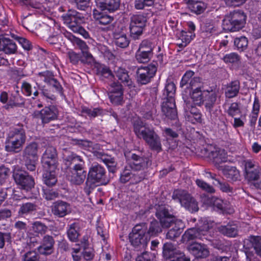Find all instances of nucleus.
I'll return each mask as SVG.
<instances>
[{"instance_id": "obj_1", "label": "nucleus", "mask_w": 261, "mask_h": 261, "mask_svg": "<svg viewBox=\"0 0 261 261\" xmlns=\"http://www.w3.org/2000/svg\"><path fill=\"white\" fill-rule=\"evenodd\" d=\"M65 165L67 167V175L70 182L75 185L82 184L86 177L84 170L85 161L80 155L66 150L63 153Z\"/></svg>"}, {"instance_id": "obj_2", "label": "nucleus", "mask_w": 261, "mask_h": 261, "mask_svg": "<svg viewBox=\"0 0 261 261\" xmlns=\"http://www.w3.org/2000/svg\"><path fill=\"white\" fill-rule=\"evenodd\" d=\"M132 123L134 132L138 138L143 139L151 150L158 152L162 150L160 137L153 127L139 118H134Z\"/></svg>"}, {"instance_id": "obj_3", "label": "nucleus", "mask_w": 261, "mask_h": 261, "mask_svg": "<svg viewBox=\"0 0 261 261\" xmlns=\"http://www.w3.org/2000/svg\"><path fill=\"white\" fill-rule=\"evenodd\" d=\"M110 181L105 168L97 163H93L89 167L84 191L89 195L91 191L97 186L106 185Z\"/></svg>"}, {"instance_id": "obj_4", "label": "nucleus", "mask_w": 261, "mask_h": 261, "mask_svg": "<svg viewBox=\"0 0 261 261\" xmlns=\"http://www.w3.org/2000/svg\"><path fill=\"white\" fill-rule=\"evenodd\" d=\"M78 144L85 149L91 151L94 157L102 161L107 167L110 172L113 173L117 170V162L115 158L104 152L101 149V145L88 140H79Z\"/></svg>"}, {"instance_id": "obj_5", "label": "nucleus", "mask_w": 261, "mask_h": 261, "mask_svg": "<svg viewBox=\"0 0 261 261\" xmlns=\"http://www.w3.org/2000/svg\"><path fill=\"white\" fill-rule=\"evenodd\" d=\"M26 139L25 131L22 125L11 128L6 139L5 150L9 152L18 153L22 150Z\"/></svg>"}, {"instance_id": "obj_6", "label": "nucleus", "mask_w": 261, "mask_h": 261, "mask_svg": "<svg viewBox=\"0 0 261 261\" xmlns=\"http://www.w3.org/2000/svg\"><path fill=\"white\" fill-rule=\"evenodd\" d=\"M147 225L142 223L135 225L129 234L131 244L136 249H144L147 246L149 238L146 234Z\"/></svg>"}, {"instance_id": "obj_7", "label": "nucleus", "mask_w": 261, "mask_h": 261, "mask_svg": "<svg viewBox=\"0 0 261 261\" xmlns=\"http://www.w3.org/2000/svg\"><path fill=\"white\" fill-rule=\"evenodd\" d=\"M246 16L242 11H234L226 16L223 20L224 30L236 32L242 29L246 23Z\"/></svg>"}, {"instance_id": "obj_8", "label": "nucleus", "mask_w": 261, "mask_h": 261, "mask_svg": "<svg viewBox=\"0 0 261 261\" xmlns=\"http://www.w3.org/2000/svg\"><path fill=\"white\" fill-rule=\"evenodd\" d=\"M124 155L129 167L134 171H144L152 164L151 158L142 153L137 154L129 151Z\"/></svg>"}, {"instance_id": "obj_9", "label": "nucleus", "mask_w": 261, "mask_h": 261, "mask_svg": "<svg viewBox=\"0 0 261 261\" xmlns=\"http://www.w3.org/2000/svg\"><path fill=\"white\" fill-rule=\"evenodd\" d=\"M172 198L180 202L181 206L191 213L197 212L199 210L198 202L186 191L175 190L172 195Z\"/></svg>"}, {"instance_id": "obj_10", "label": "nucleus", "mask_w": 261, "mask_h": 261, "mask_svg": "<svg viewBox=\"0 0 261 261\" xmlns=\"http://www.w3.org/2000/svg\"><path fill=\"white\" fill-rule=\"evenodd\" d=\"M38 145L36 142L28 144L22 151V159L28 170L34 171L38 160Z\"/></svg>"}, {"instance_id": "obj_11", "label": "nucleus", "mask_w": 261, "mask_h": 261, "mask_svg": "<svg viewBox=\"0 0 261 261\" xmlns=\"http://www.w3.org/2000/svg\"><path fill=\"white\" fill-rule=\"evenodd\" d=\"M244 164L245 178L253 181L256 188L261 189V168L250 160H245Z\"/></svg>"}, {"instance_id": "obj_12", "label": "nucleus", "mask_w": 261, "mask_h": 261, "mask_svg": "<svg viewBox=\"0 0 261 261\" xmlns=\"http://www.w3.org/2000/svg\"><path fill=\"white\" fill-rule=\"evenodd\" d=\"M155 215L162 225L166 227L172 226L176 219L172 208L167 205H158Z\"/></svg>"}, {"instance_id": "obj_13", "label": "nucleus", "mask_w": 261, "mask_h": 261, "mask_svg": "<svg viewBox=\"0 0 261 261\" xmlns=\"http://www.w3.org/2000/svg\"><path fill=\"white\" fill-rule=\"evenodd\" d=\"M147 20L146 17L142 14L133 15L131 17L129 29L131 37L133 39H138L142 35Z\"/></svg>"}, {"instance_id": "obj_14", "label": "nucleus", "mask_w": 261, "mask_h": 261, "mask_svg": "<svg viewBox=\"0 0 261 261\" xmlns=\"http://www.w3.org/2000/svg\"><path fill=\"white\" fill-rule=\"evenodd\" d=\"M41 163L44 169H57L58 158L57 151L55 147L48 145L45 147L41 157Z\"/></svg>"}, {"instance_id": "obj_15", "label": "nucleus", "mask_w": 261, "mask_h": 261, "mask_svg": "<svg viewBox=\"0 0 261 261\" xmlns=\"http://www.w3.org/2000/svg\"><path fill=\"white\" fill-rule=\"evenodd\" d=\"M16 184L22 190L26 191L31 190L35 186L34 178L25 171H17L13 175Z\"/></svg>"}, {"instance_id": "obj_16", "label": "nucleus", "mask_w": 261, "mask_h": 261, "mask_svg": "<svg viewBox=\"0 0 261 261\" xmlns=\"http://www.w3.org/2000/svg\"><path fill=\"white\" fill-rule=\"evenodd\" d=\"M64 23L73 31L84 22V17L76 10L69 9L62 16Z\"/></svg>"}, {"instance_id": "obj_17", "label": "nucleus", "mask_w": 261, "mask_h": 261, "mask_svg": "<svg viewBox=\"0 0 261 261\" xmlns=\"http://www.w3.org/2000/svg\"><path fill=\"white\" fill-rule=\"evenodd\" d=\"M157 67L153 64L139 68L137 71V82L141 85L148 84L155 75Z\"/></svg>"}, {"instance_id": "obj_18", "label": "nucleus", "mask_w": 261, "mask_h": 261, "mask_svg": "<svg viewBox=\"0 0 261 261\" xmlns=\"http://www.w3.org/2000/svg\"><path fill=\"white\" fill-rule=\"evenodd\" d=\"M64 36L70 40L75 46L81 50L82 55L83 57L86 59V62H90L93 60V56L89 51V47L85 41L76 37L69 32L65 33Z\"/></svg>"}, {"instance_id": "obj_19", "label": "nucleus", "mask_w": 261, "mask_h": 261, "mask_svg": "<svg viewBox=\"0 0 261 261\" xmlns=\"http://www.w3.org/2000/svg\"><path fill=\"white\" fill-rule=\"evenodd\" d=\"M55 244L54 237L49 234H45L41 239L40 245L37 247V250L41 255H50L54 252Z\"/></svg>"}, {"instance_id": "obj_20", "label": "nucleus", "mask_w": 261, "mask_h": 261, "mask_svg": "<svg viewBox=\"0 0 261 261\" xmlns=\"http://www.w3.org/2000/svg\"><path fill=\"white\" fill-rule=\"evenodd\" d=\"M206 151L208 152L207 157L216 166L226 162L227 160V152L223 149L211 146Z\"/></svg>"}, {"instance_id": "obj_21", "label": "nucleus", "mask_w": 261, "mask_h": 261, "mask_svg": "<svg viewBox=\"0 0 261 261\" xmlns=\"http://www.w3.org/2000/svg\"><path fill=\"white\" fill-rule=\"evenodd\" d=\"M52 214L58 218H63L70 212V204L64 201L58 200L51 206Z\"/></svg>"}, {"instance_id": "obj_22", "label": "nucleus", "mask_w": 261, "mask_h": 261, "mask_svg": "<svg viewBox=\"0 0 261 261\" xmlns=\"http://www.w3.org/2000/svg\"><path fill=\"white\" fill-rule=\"evenodd\" d=\"M162 113L163 115L169 119H176L177 118V112L175 100H164L162 105Z\"/></svg>"}, {"instance_id": "obj_23", "label": "nucleus", "mask_w": 261, "mask_h": 261, "mask_svg": "<svg viewBox=\"0 0 261 261\" xmlns=\"http://www.w3.org/2000/svg\"><path fill=\"white\" fill-rule=\"evenodd\" d=\"M37 113L40 114L42 123L45 124L56 119L58 117V111L55 106H50L45 107Z\"/></svg>"}, {"instance_id": "obj_24", "label": "nucleus", "mask_w": 261, "mask_h": 261, "mask_svg": "<svg viewBox=\"0 0 261 261\" xmlns=\"http://www.w3.org/2000/svg\"><path fill=\"white\" fill-rule=\"evenodd\" d=\"M97 8L110 13L119 10L121 0H95Z\"/></svg>"}, {"instance_id": "obj_25", "label": "nucleus", "mask_w": 261, "mask_h": 261, "mask_svg": "<svg viewBox=\"0 0 261 261\" xmlns=\"http://www.w3.org/2000/svg\"><path fill=\"white\" fill-rule=\"evenodd\" d=\"M188 249L197 258H206L210 254L208 248L204 244L198 243L192 244L189 246Z\"/></svg>"}, {"instance_id": "obj_26", "label": "nucleus", "mask_w": 261, "mask_h": 261, "mask_svg": "<svg viewBox=\"0 0 261 261\" xmlns=\"http://www.w3.org/2000/svg\"><path fill=\"white\" fill-rule=\"evenodd\" d=\"M206 230H204L200 228H191L188 229L184 233V238L187 241L193 240L194 239H200L203 241L207 240L206 237Z\"/></svg>"}, {"instance_id": "obj_27", "label": "nucleus", "mask_w": 261, "mask_h": 261, "mask_svg": "<svg viewBox=\"0 0 261 261\" xmlns=\"http://www.w3.org/2000/svg\"><path fill=\"white\" fill-rule=\"evenodd\" d=\"M218 230L223 235L229 237L234 238L238 234V226L233 222H230L226 225H221L218 227Z\"/></svg>"}, {"instance_id": "obj_28", "label": "nucleus", "mask_w": 261, "mask_h": 261, "mask_svg": "<svg viewBox=\"0 0 261 261\" xmlns=\"http://www.w3.org/2000/svg\"><path fill=\"white\" fill-rule=\"evenodd\" d=\"M57 169H45L42 175V181L47 187H53L57 182Z\"/></svg>"}, {"instance_id": "obj_29", "label": "nucleus", "mask_w": 261, "mask_h": 261, "mask_svg": "<svg viewBox=\"0 0 261 261\" xmlns=\"http://www.w3.org/2000/svg\"><path fill=\"white\" fill-rule=\"evenodd\" d=\"M173 225H174V226L172 228L169 230L166 234L167 239L174 240L179 237L182 232L184 224L181 220L176 219L172 226Z\"/></svg>"}, {"instance_id": "obj_30", "label": "nucleus", "mask_w": 261, "mask_h": 261, "mask_svg": "<svg viewBox=\"0 0 261 261\" xmlns=\"http://www.w3.org/2000/svg\"><path fill=\"white\" fill-rule=\"evenodd\" d=\"M80 230L81 224L79 222H75L69 225L67 230L68 239L72 242H77L80 236Z\"/></svg>"}, {"instance_id": "obj_31", "label": "nucleus", "mask_w": 261, "mask_h": 261, "mask_svg": "<svg viewBox=\"0 0 261 261\" xmlns=\"http://www.w3.org/2000/svg\"><path fill=\"white\" fill-rule=\"evenodd\" d=\"M166 228L162 225L160 221L156 220H153L149 223V226H147L146 231L147 236L148 237H157L163 231V228Z\"/></svg>"}, {"instance_id": "obj_32", "label": "nucleus", "mask_w": 261, "mask_h": 261, "mask_svg": "<svg viewBox=\"0 0 261 261\" xmlns=\"http://www.w3.org/2000/svg\"><path fill=\"white\" fill-rule=\"evenodd\" d=\"M16 50L17 46L12 40L7 38L0 39V50L7 54H12L15 53Z\"/></svg>"}, {"instance_id": "obj_33", "label": "nucleus", "mask_w": 261, "mask_h": 261, "mask_svg": "<svg viewBox=\"0 0 261 261\" xmlns=\"http://www.w3.org/2000/svg\"><path fill=\"white\" fill-rule=\"evenodd\" d=\"M240 89V83L238 80L231 81L228 84L225 90V95L228 98H232L237 96Z\"/></svg>"}, {"instance_id": "obj_34", "label": "nucleus", "mask_w": 261, "mask_h": 261, "mask_svg": "<svg viewBox=\"0 0 261 261\" xmlns=\"http://www.w3.org/2000/svg\"><path fill=\"white\" fill-rule=\"evenodd\" d=\"M37 207L38 205L36 202H24L20 205L18 213L19 215L21 216L32 215L37 211Z\"/></svg>"}, {"instance_id": "obj_35", "label": "nucleus", "mask_w": 261, "mask_h": 261, "mask_svg": "<svg viewBox=\"0 0 261 261\" xmlns=\"http://www.w3.org/2000/svg\"><path fill=\"white\" fill-rule=\"evenodd\" d=\"M116 76L124 86H127L129 88L134 87L133 82L128 74V71L122 68H118L115 71Z\"/></svg>"}, {"instance_id": "obj_36", "label": "nucleus", "mask_w": 261, "mask_h": 261, "mask_svg": "<svg viewBox=\"0 0 261 261\" xmlns=\"http://www.w3.org/2000/svg\"><path fill=\"white\" fill-rule=\"evenodd\" d=\"M222 172L228 181L234 182L240 180V172L235 167H225Z\"/></svg>"}, {"instance_id": "obj_37", "label": "nucleus", "mask_w": 261, "mask_h": 261, "mask_svg": "<svg viewBox=\"0 0 261 261\" xmlns=\"http://www.w3.org/2000/svg\"><path fill=\"white\" fill-rule=\"evenodd\" d=\"M176 87L174 83L170 80H167L163 91L164 100H174Z\"/></svg>"}, {"instance_id": "obj_38", "label": "nucleus", "mask_w": 261, "mask_h": 261, "mask_svg": "<svg viewBox=\"0 0 261 261\" xmlns=\"http://www.w3.org/2000/svg\"><path fill=\"white\" fill-rule=\"evenodd\" d=\"M96 74L99 76L101 80L105 79H112L114 75L109 67L103 64H96L95 66Z\"/></svg>"}, {"instance_id": "obj_39", "label": "nucleus", "mask_w": 261, "mask_h": 261, "mask_svg": "<svg viewBox=\"0 0 261 261\" xmlns=\"http://www.w3.org/2000/svg\"><path fill=\"white\" fill-rule=\"evenodd\" d=\"M9 101L10 105L13 106L14 108L23 107L25 104V99L20 95L19 91H16L14 94H12L9 97Z\"/></svg>"}, {"instance_id": "obj_40", "label": "nucleus", "mask_w": 261, "mask_h": 261, "mask_svg": "<svg viewBox=\"0 0 261 261\" xmlns=\"http://www.w3.org/2000/svg\"><path fill=\"white\" fill-rule=\"evenodd\" d=\"M188 5L191 12L197 14H201L206 9L205 4L201 1H189Z\"/></svg>"}, {"instance_id": "obj_41", "label": "nucleus", "mask_w": 261, "mask_h": 261, "mask_svg": "<svg viewBox=\"0 0 261 261\" xmlns=\"http://www.w3.org/2000/svg\"><path fill=\"white\" fill-rule=\"evenodd\" d=\"M217 100V94L214 91L208 92L203 100L205 108H211L215 107Z\"/></svg>"}, {"instance_id": "obj_42", "label": "nucleus", "mask_w": 261, "mask_h": 261, "mask_svg": "<svg viewBox=\"0 0 261 261\" xmlns=\"http://www.w3.org/2000/svg\"><path fill=\"white\" fill-rule=\"evenodd\" d=\"M179 251L176 250L171 243H166L163 247V255L164 258L168 259L178 254Z\"/></svg>"}, {"instance_id": "obj_43", "label": "nucleus", "mask_w": 261, "mask_h": 261, "mask_svg": "<svg viewBox=\"0 0 261 261\" xmlns=\"http://www.w3.org/2000/svg\"><path fill=\"white\" fill-rule=\"evenodd\" d=\"M94 18L98 20L100 24L107 25L110 23L113 20V17L99 12L98 10L94 9L93 11Z\"/></svg>"}, {"instance_id": "obj_44", "label": "nucleus", "mask_w": 261, "mask_h": 261, "mask_svg": "<svg viewBox=\"0 0 261 261\" xmlns=\"http://www.w3.org/2000/svg\"><path fill=\"white\" fill-rule=\"evenodd\" d=\"M247 241L251 244L256 254L261 258V237L250 236Z\"/></svg>"}, {"instance_id": "obj_45", "label": "nucleus", "mask_w": 261, "mask_h": 261, "mask_svg": "<svg viewBox=\"0 0 261 261\" xmlns=\"http://www.w3.org/2000/svg\"><path fill=\"white\" fill-rule=\"evenodd\" d=\"M186 109L190 111L196 122H202V115L189 100H185Z\"/></svg>"}, {"instance_id": "obj_46", "label": "nucleus", "mask_w": 261, "mask_h": 261, "mask_svg": "<svg viewBox=\"0 0 261 261\" xmlns=\"http://www.w3.org/2000/svg\"><path fill=\"white\" fill-rule=\"evenodd\" d=\"M155 107L152 103L146 105L144 110L143 112V117L147 120H153L156 114Z\"/></svg>"}, {"instance_id": "obj_47", "label": "nucleus", "mask_w": 261, "mask_h": 261, "mask_svg": "<svg viewBox=\"0 0 261 261\" xmlns=\"http://www.w3.org/2000/svg\"><path fill=\"white\" fill-rule=\"evenodd\" d=\"M40 94L43 98L46 100H55L56 99V93L50 88L47 89L45 86L39 87Z\"/></svg>"}, {"instance_id": "obj_48", "label": "nucleus", "mask_w": 261, "mask_h": 261, "mask_svg": "<svg viewBox=\"0 0 261 261\" xmlns=\"http://www.w3.org/2000/svg\"><path fill=\"white\" fill-rule=\"evenodd\" d=\"M114 43L116 45L121 48L127 47L129 43V40L125 34H118L115 36Z\"/></svg>"}, {"instance_id": "obj_49", "label": "nucleus", "mask_w": 261, "mask_h": 261, "mask_svg": "<svg viewBox=\"0 0 261 261\" xmlns=\"http://www.w3.org/2000/svg\"><path fill=\"white\" fill-rule=\"evenodd\" d=\"M234 44L238 50L240 51H244L247 48L248 39L245 36L237 37L234 40Z\"/></svg>"}, {"instance_id": "obj_50", "label": "nucleus", "mask_w": 261, "mask_h": 261, "mask_svg": "<svg viewBox=\"0 0 261 261\" xmlns=\"http://www.w3.org/2000/svg\"><path fill=\"white\" fill-rule=\"evenodd\" d=\"M210 203L220 210L224 211L227 208V201L216 197H212L210 199Z\"/></svg>"}, {"instance_id": "obj_51", "label": "nucleus", "mask_w": 261, "mask_h": 261, "mask_svg": "<svg viewBox=\"0 0 261 261\" xmlns=\"http://www.w3.org/2000/svg\"><path fill=\"white\" fill-rule=\"evenodd\" d=\"M82 113L87 115L91 118H95L98 116L101 115L103 113L102 109L99 108H89L83 107L82 109Z\"/></svg>"}, {"instance_id": "obj_52", "label": "nucleus", "mask_w": 261, "mask_h": 261, "mask_svg": "<svg viewBox=\"0 0 261 261\" xmlns=\"http://www.w3.org/2000/svg\"><path fill=\"white\" fill-rule=\"evenodd\" d=\"M48 229L47 226L40 221H36L32 223V230L37 234H45Z\"/></svg>"}, {"instance_id": "obj_53", "label": "nucleus", "mask_w": 261, "mask_h": 261, "mask_svg": "<svg viewBox=\"0 0 261 261\" xmlns=\"http://www.w3.org/2000/svg\"><path fill=\"white\" fill-rule=\"evenodd\" d=\"M154 47V45L150 41L148 40H144L140 43L138 50L143 51L153 55V50Z\"/></svg>"}, {"instance_id": "obj_54", "label": "nucleus", "mask_w": 261, "mask_h": 261, "mask_svg": "<svg viewBox=\"0 0 261 261\" xmlns=\"http://www.w3.org/2000/svg\"><path fill=\"white\" fill-rule=\"evenodd\" d=\"M152 55L138 50L136 53L135 58L136 61L140 63H145L149 61Z\"/></svg>"}, {"instance_id": "obj_55", "label": "nucleus", "mask_w": 261, "mask_h": 261, "mask_svg": "<svg viewBox=\"0 0 261 261\" xmlns=\"http://www.w3.org/2000/svg\"><path fill=\"white\" fill-rule=\"evenodd\" d=\"M191 101L193 105L200 106L203 103L202 93L201 89L198 90H193L191 93Z\"/></svg>"}, {"instance_id": "obj_56", "label": "nucleus", "mask_w": 261, "mask_h": 261, "mask_svg": "<svg viewBox=\"0 0 261 261\" xmlns=\"http://www.w3.org/2000/svg\"><path fill=\"white\" fill-rule=\"evenodd\" d=\"M41 81L49 85L54 79L55 76L53 73L50 71H45L40 72L38 74Z\"/></svg>"}, {"instance_id": "obj_57", "label": "nucleus", "mask_w": 261, "mask_h": 261, "mask_svg": "<svg viewBox=\"0 0 261 261\" xmlns=\"http://www.w3.org/2000/svg\"><path fill=\"white\" fill-rule=\"evenodd\" d=\"M207 174L210 175L211 178L214 179L216 181H217V185L219 186V188L222 192L227 193L232 191V189L229 186L228 184L226 182H222L219 179H216L215 178V175H212L211 172H207Z\"/></svg>"}, {"instance_id": "obj_58", "label": "nucleus", "mask_w": 261, "mask_h": 261, "mask_svg": "<svg viewBox=\"0 0 261 261\" xmlns=\"http://www.w3.org/2000/svg\"><path fill=\"white\" fill-rule=\"evenodd\" d=\"M43 197L47 200H52L59 196V193L55 190L43 188Z\"/></svg>"}, {"instance_id": "obj_59", "label": "nucleus", "mask_w": 261, "mask_h": 261, "mask_svg": "<svg viewBox=\"0 0 261 261\" xmlns=\"http://www.w3.org/2000/svg\"><path fill=\"white\" fill-rule=\"evenodd\" d=\"M133 173L130 170L126 167L120 174V181L122 184H125L129 180H132Z\"/></svg>"}, {"instance_id": "obj_60", "label": "nucleus", "mask_w": 261, "mask_h": 261, "mask_svg": "<svg viewBox=\"0 0 261 261\" xmlns=\"http://www.w3.org/2000/svg\"><path fill=\"white\" fill-rule=\"evenodd\" d=\"M50 88H53V90L57 94L61 96L63 95V88L60 82L56 79H54L49 85Z\"/></svg>"}, {"instance_id": "obj_61", "label": "nucleus", "mask_w": 261, "mask_h": 261, "mask_svg": "<svg viewBox=\"0 0 261 261\" xmlns=\"http://www.w3.org/2000/svg\"><path fill=\"white\" fill-rule=\"evenodd\" d=\"M202 83L201 80L199 77L194 76L189 82V85L186 88L193 90H198L201 89Z\"/></svg>"}, {"instance_id": "obj_62", "label": "nucleus", "mask_w": 261, "mask_h": 261, "mask_svg": "<svg viewBox=\"0 0 261 261\" xmlns=\"http://www.w3.org/2000/svg\"><path fill=\"white\" fill-rule=\"evenodd\" d=\"M39 254L35 251H29L22 257L23 261H39Z\"/></svg>"}, {"instance_id": "obj_63", "label": "nucleus", "mask_w": 261, "mask_h": 261, "mask_svg": "<svg viewBox=\"0 0 261 261\" xmlns=\"http://www.w3.org/2000/svg\"><path fill=\"white\" fill-rule=\"evenodd\" d=\"M195 73L189 70L187 71L183 75L182 79L181 80L180 86L181 87H183L184 86H187L189 85V82L194 77Z\"/></svg>"}, {"instance_id": "obj_64", "label": "nucleus", "mask_w": 261, "mask_h": 261, "mask_svg": "<svg viewBox=\"0 0 261 261\" xmlns=\"http://www.w3.org/2000/svg\"><path fill=\"white\" fill-rule=\"evenodd\" d=\"M196 185L203 190L210 193H213L215 190L214 188L209 184L201 179H197L196 180Z\"/></svg>"}]
</instances>
